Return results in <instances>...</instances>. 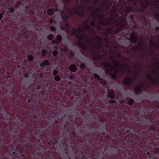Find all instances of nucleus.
Segmentation results:
<instances>
[{
    "instance_id": "f257e3e1",
    "label": "nucleus",
    "mask_w": 159,
    "mask_h": 159,
    "mask_svg": "<svg viewBox=\"0 0 159 159\" xmlns=\"http://www.w3.org/2000/svg\"><path fill=\"white\" fill-rule=\"evenodd\" d=\"M37 140L39 144V147L42 148V153H41L42 156L43 157L41 159H44L43 156L44 155V154L45 153V151L47 150L48 152L50 150L53 149V146L55 144V143H56L57 142V140L56 139L54 138L52 143L48 142V144L45 146H43V144L41 143H40V139H37Z\"/></svg>"
},
{
    "instance_id": "f03ea898",
    "label": "nucleus",
    "mask_w": 159,
    "mask_h": 159,
    "mask_svg": "<svg viewBox=\"0 0 159 159\" xmlns=\"http://www.w3.org/2000/svg\"><path fill=\"white\" fill-rule=\"evenodd\" d=\"M27 142H31V140L29 138V135H27L25 136V139L21 140V146L23 147L24 149L25 147H33V145L30 143L29 144L26 143H25Z\"/></svg>"
},
{
    "instance_id": "7ed1b4c3",
    "label": "nucleus",
    "mask_w": 159,
    "mask_h": 159,
    "mask_svg": "<svg viewBox=\"0 0 159 159\" xmlns=\"http://www.w3.org/2000/svg\"><path fill=\"white\" fill-rule=\"evenodd\" d=\"M130 39L129 38L128 39L130 40V42L134 44L137 43L138 40V37L137 35L134 33H132L130 35Z\"/></svg>"
},
{
    "instance_id": "20e7f679",
    "label": "nucleus",
    "mask_w": 159,
    "mask_h": 159,
    "mask_svg": "<svg viewBox=\"0 0 159 159\" xmlns=\"http://www.w3.org/2000/svg\"><path fill=\"white\" fill-rule=\"evenodd\" d=\"M102 65L103 66H105V67L104 68L105 73L107 74L111 75V74L112 73V70L109 69L108 68V67L111 66V64L109 63L108 62H106L103 63L102 64Z\"/></svg>"
},
{
    "instance_id": "39448f33",
    "label": "nucleus",
    "mask_w": 159,
    "mask_h": 159,
    "mask_svg": "<svg viewBox=\"0 0 159 159\" xmlns=\"http://www.w3.org/2000/svg\"><path fill=\"white\" fill-rule=\"evenodd\" d=\"M131 83V77L128 76L127 77L125 80L123 81V84L127 86L130 85Z\"/></svg>"
},
{
    "instance_id": "423d86ee",
    "label": "nucleus",
    "mask_w": 159,
    "mask_h": 159,
    "mask_svg": "<svg viewBox=\"0 0 159 159\" xmlns=\"http://www.w3.org/2000/svg\"><path fill=\"white\" fill-rule=\"evenodd\" d=\"M114 65L115 68V74H118L119 73V70L118 68V67L119 66V62L117 61H114Z\"/></svg>"
},
{
    "instance_id": "0eeeda50",
    "label": "nucleus",
    "mask_w": 159,
    "mask_h": 159,
    "mask_svg": "<svg viewBox=\"0 0 159 159\" xmlns=\"http://www.w3.org/2000/svg\"><path fill=\"white\" fill-rule=\"evenodd\" d=\"M74 14L79 15L80 16L82 17H84L85 15L84 12L81 11L80 10H75Z\"/></svg>"
},
{
    "instance_id": "6e6552de",
    "label": "nucleus",
    "mask_w": 159,
    "mask_h": 159,
    "mask_svg": "<svg viewBox=\"0 0 159 159\" xmlns=\"http://www.w3.org/2000/svg\"><path fill=\"white\" fill-rule=\"evenodd\" d=\"M77 46L81 48L84 50H87L88 49V48L86 46L85 44H81L80 42H78L77 43Z\"/></svg>"
},
{
    "instance_id": "1a4fd4ad",
    "label": "nucleus",
    "mask_w": 159,
    "mask_h": 159,
    "mask_svg": "<svg viewBox=\"0 0 159 159\" xmlns=\"http://www.w3.org/2000/svg\"><path fill=\"white\" fill-rule=\"evenodd\" d=\"M69 70L72 72H75L77 70V68L74 64L71 65L68 68Z\"/></svg>"
},
{
    "instance_id": "9d476101",
    "label": "nucleus",
    "mask_w": 159,
    "mask_h": 159,
    "mask_svg": "<svg viewBox=\"0 0 159 159\" xmlns=\"http://www.w3.org/2000/svg\"><path fill=\"white\" fill-rule=\"evenodd\" d=\"M96 39L97 42H99L100 43H99L98 47L100 48H102L101 43H102V40L101 37L98 36L96 37Z\"/></svg>"
},
{
    "instance_id": "9b49d317",
    "label": "nucleus",
    "mask_w": 159,
    "mask_h": 159,
    "mask_svg": "<svg viewBox=\"0 0 159 159\" xmlns=\"http://www.w3.org/2000/svg\"><path fill=\"white\" fill-rule=\"evenodd\" d=\"M147 78L148 79H149L151 81H152L154 85H157L158 84V83L156 80L153 78L150 75H148L147 77Z\"/></svg>"
},
{
    "instance_id": "f8f14e48",
    "label": "nucleus",
    "mask_w": 159,
    "mask_h": 159,
    "mask_svg": "<svg viewBox=\"0 0 159 159\" xmlns=\"http://www.w3.org/2000/svg\"><path fill=\"white\" fill-rule=\"evenodd\" d=\"M107 93L108 95L110 98L111 99H114L115 98V93L113 91H108Z\"/></svg>"
},
{
    "instance_id": "ddd939ff",
    "label": "nucleus",
    "mask_w": 159,
    "mask_h": 159,
    "mask_svg": "<svg viewBox=\"0 0 159 159\" xmlns=\"http://www.w3.org/2000/svg\"><path fill=\"white\" fill-rule=\"evenodd\" d=\"M142 89L140 87H138L135 89L134 90V93L136 95H139L142 92Z\"/></svg>"
},
{
    "instance_id": "4468645a",
    "label": "nucleus",
    "mask_w": 159,
    "mask_h": 159,
    "mask_svg": "<svg viewBox=\"0 0 159 159\" xmlns=\"http://www.w3.org/2000/svg\"><path fill=\"white\" fill-rule=\"evenodd\" d=\"M93 55L95 56V57L94 58V59L96 61H100L101 59V57L98 55L95 51L94 53L93 54Z\"/></svg>"
},
{
    "instance_id": "2eb2a0df",
    "label": "nucleus",
    "mask_w": 159,
    "mask_h": 159,
    "mask_svg": "<svg viewBox=\"0 0 159 159\" xmlns=\"http://www.w3.org/2000/svg\"><path fill=\"white\" fill-rule=\"evenodd\" d=\"M57 116H52L51 118L52 119H54L56 123H58V120H62V117H59L57 119L56 117Z\"/></svg>"
},
{
    "instance_id": "dca6fc26",
    "label": "nucleus",
    "mask_w": 159,
    "mask_h": 159,
    "mask_svg": "<svg viewBox=\"0 0 159 159\" xmlns=\"http://www.w3.org/2000/svg\"><path fill=\"white\" fill-rule=\"evenodd\" d=\"M113 29L111 28H109L107 29L106 31V35L107 37L108 36L109 34L111 33Z\"/></svg>"
},
{
    "instance_id": "f3484780",
    "label": "nucleus",
    "mask_w": 159,
    "mask_h": 159,
    "mask_svg": "<svg viewBox=\"0 0 159 159\" xmlns=\"http://www.w3.org/2000/svg\"><path fill=\"white\" fill-rule=\"evenodd\" d=\"M54 9L53 8H50L48 9L47 11V13L49 16H52L54 13Z\"/></svg>"
},
{
    "instance_id": "a211bd4d",
    "label": "nucleus",
    "mask_w": 159,
    "mask_h": 159,
    "mask_svg": "<svg viewBox=\"0 0 159 159\" xmlns=\"http://www.w3.org/2000/svg\"><path fill=\"white\" fill-rule=\"evenodd\" d=\"M81 31V30L80 28H79L78 29H74L73 30V34H79Z\"/></svg>"
},
{
    "instance_id": "6ab92c4d",
    "label": "nucleus",
    "mask_w": 159,
    "mask_h": 159,
    "mask_svg": "<svg viewBox=\"0 0 159 159\" xmlns=\"http://www.w3.org/2000/svg\"><path fill=\"white\" fill-rule=\"evenodd\" d=\"M65 143L63 144L62 146V148L65 150L67 151V150L68 148V146L67 143H66V142H65Z\"/></svg>"
},
{
    "instance_id": "aec40b11",
    "label": "nucleus",
    "mask_w": 159,
    "mask_h": 159,
    "mask_svg": "<svg viewBox=\"0 0 159 159\" xmlns=\"http://www.w3.org/2000/svg\"><path fill=\"white\" fill-rule=\"evenodd\" d=\"M100 81V83L103 85H106L107 84L106 82L105 79L100 78V79L99 80Z\"/></svg>"
},
{
    "instance_id": "412c9836",
    "label": "nucleus",
    "mask_w": 159,
    "mask_h": 159,
    "mask_svg": "<svg viewBox=\"0 0 159 159\" xmlns=\"http://www.w3.org/2000/svg\"><path fill=\"white\" fill-rule=\"evenodd\" d=\"M56 39L60 43L62 40V38L61 35H58L56 36Z\"/></svg>"
},
{
    "instance_id": "4be33fe9",
    "label": "nucleus",
    "mask_w": 159,
    "mask_h": 159,
    "mask_svg": "<svg viewBox=\"0 0 159 159\" xmlns=\"http://www.w3.org/2000/svg\"><path fill=\"white\" fill-rule=\"evenodd\" d=\"M111 23V21H107L105 22H102V24L104 25H109Z\"/></svg>"
},
{
    "instance_id": "5701e85b",
    "label": "nucleus",
    "mask_w": 159,
    "mask_h": 159,
    "mask_svg": "<svg viewBox=\"0 0 159 159\" xmlns=\"http://www.w3.org/2000/svg\"><path fill=\"white\" fill-rule=\"evenodd\" d=\"M151 44L152 46L157 48L159 46V44L155 43L153 42H152Z\"/></svg>"
},
{
    "instance_id": "b1692460",
    "label": "nucleus",
    "mask_w": 159,
    "mask_h": 159,
    "mask_svg": "<svg viewBox=\"0 0 159 159\" xmlns=\"http://www.w3.org/2000/svg\"><path fill=\"white\" fill-rule=\"evenodd\" d=\"M134 102V101L132 99H129L128 101V104L130 105H132Z\"/></svg>"
},
{
    "instance_id": "393cba45",
    "label": "nucleus",
    "mask_w": 159,
    "mask_h": 159,
    "mask_svg": "<svg viewBox=\"0 0 159 159\" xmlns=\"http://www.w3.org/2000/svg\"><path fill=\"white\" fill-rule=\"evenodd\" d=\"M132 10V8L130 7H127L125 10V11L126 13L130 12Z\"/></svg>"
},
{
    "instance_id": "a878e982",
    "label": "nucleus",
    "mask_w": 159,
    "mask_h": 159,
    "mask_svg": "<svg viewBox=\"0 0 159 159\" xmlns=\"http://www.w3.org/2000/svg\"><path fill=\"white\" fill-rule=\"evenodd\" d=\"M41 130L39 128L37 129L35 132V135L36 136L37 134H39L41 132Z\"/></svg>"
},
{
    "instance_id": "bb28decb",
    "label": "nucleus",
    "mask_w": 159,
    "mask_h": 159,
    "mask_svg": "<svg viewBox=\"0 0 159 159\" xmlns=\"http://www.w3.org/2000/svg\"><path fill=\"white\" fill-rule=\"evenodd\" d=\"M34 59L33 57L31 55H29L28 57V59L30 61H32Z\"/></svg>"
},
{
    "instance_id": "cd10ccee",
    "label": "nucleus",
    "mask_w": 159,
    "mask_h": 159,
    "mask_svg": "<svg viewBox=\"0 0 159 159\" xmlns=\"http://www.w3.org/2000/svg\"><path fill=\"white\" fill-rule=\"evenodd\" d=\"M84 29L85 30H91L92 31H93L94 32H95L93 30L91 29V28L90 27H89V26H85L84 27Z\"/></svg>"
},
{
    "instance_id": "c85d7f7f",
    "label": "nucleus",
    "mask_w": 159,
    "mask_h": 159,
    "mask_svg": "<svg viewBox=\"0 0 159 159\" xmlns=\"http://www.w3.org/2000/svg\"><path fill=\"white\" fill-rule=\"evenodd\" d=\"M48 134L49 137V140H52L54 136L53 134H52L50 132H48Z\"/></svg>"
},
{
    "instance_id": "c756f323",
    "label": "nucleus",
    "mask_w": 159,
    "mask_h": 159,
    "mask_svg": "<svg viewBox=\"0 0 159 159\" xmlns=\"http://www.w3.org/2000/svg\"><path fill=\"white\" fill-rule=\"evenodd\" d=\"M52 43L53 44H57L58 45L60 43V42L58 41L57 39H54L52 40Z\"/></svg>"
},
{
    "instance_id": "7c9ffc66",
    "label": "nucleus",
    "mask_w": 159,
    "mask_h": 159,
    "mask_svg": "<svg viewBox=\"0 0 159 159\" xmlns=\"http://www.w3.org/2000/svg\"><path fill=\"white\" fill-rule=\"evenodd\" d=\"M53 36L52 34H49L47 36V38L49 40H52L53 39Z\"/></svg>"
},
{
    "instance_id": "2f4dec72",
    "label": "nucleus",
    "mask_w": 159,
    "mask_h": 159,
    "mask_svg": "<svg viewBox=\"0 0 159 159\" xmlns=\"http://www.w3.org/2000/svg\"><path fill=\"white\" fill-rule=\"evenodd\" d=\"M87 36L85 34L83 35L82 36L78 38V39L79 40H82L84 39V38H86Z\"/></svg>"
},
{
    "instance_id": "473e14b6",
    "label": "nucleus",
    "mask_w": 159,
    "mask_h": 159,
    "mask_svg": "<svg viewBox=\"0 0 159 159\" xmlns=\"http://www.w3.org/2000/svg\"><path fill=\"white\" fill-rule=\"evenodd\" d=\"M45 66H48L49 65V62L47 60H45L43 62Z\"/></svg>"
},
{
    "instance_id": "72a5a7b5",
    "label": "nucleus",
    "mask_w": 159,
    "mask_h": 159,
    "mask_svg": "<svg viewBox=\"0 0 159 159\" xmlns=\"http://www.w3.org/2000/svg\"><path fill=\"white\" fill-rule=\"evenodd\" d=\"M62 18L63 20H68L69 19V17L68 16H62Z\"/></svg>"
},
{
    "instance_id": "f704fd0d",
    "label": "nucleus",
    "mask_w": 159,
    "mask_h": 159,
    "mask_svg": "<svg viewBox=\"0 0 159 159\" xmlns=\"http://www.w3.org/2000/svg\"><path fill=\"white\" fill-rule=\"evenodd\" d=\"M54 79L57 81H59L61 80V78L59 75H56L54 77Z\"/></svg>"
},
{
    "instance_id": "c9c22d12",
    "label": "nucleus",
    "mask_w": 159,
    "mask_h": 159,
    "mask_svg": "<svg viewBox=\"0 0 159 159\" xmlns=\"http://www.w3.org/2000/svg\"><path fill=\"white\" fill-rule=\"evenodd\" d=\"M93 76L95 78L97 79L98 80L100 79L101 77L99 75H98L97 74L95 73L94 74Z\"/></svg>"
},
{
    "instance_id": "e433bc0d",
    "label": "nucleus",
    "mask_w": 159,
    "mask_h": 159,
    "mask_svg": "<svg viewBox=\"0 0 159 159\" xmlns=\"http://www.w3.org/2000/svg\"><path fill=\"white\" fill-rule=\"evenodd\" d=\"M110 75L112 78L114 79H116L117 78V76L116 74L111 73Z\"/></svg>"
},
{
    "instance_id": "4c0bfd02",
    "label": "nucleus",
    "mask_w": 159,
    "mask_h": 159,
    "mask_svg": "<svg viewBox=\"0 0 159 159\" xmlns=\"http://www.w3.org/2000/svg\"><path fill=\"white\" fill-rule=\"evenodd\" d=\"M80 67L81 69H83L85 67V65L84 63H81L80 65Z\"/></svg>"
},
{
    "instance_id": "58836bf2",
    "label": "nucleus",
    "mask_w": 159,
    "mask_h": 159,
    "mask_svg": "<svg viewBox=\"0 0 159 159\" xmlns=\"http://www.w3.org/2000/svg\"><path fill=\"white\" fill-rule=\"evenodd\" d=\"M122 30V29H121V28L120 27L119 28H117L116 29H115V32L116 33H118V32H119V31H120V30Z\"/></svg>"
},
{
    "instance_id": "ea45409f",
    "label": "nucleus",
    "mask_w": 159,
    "mask_h": 159,
    "mask_svg": "<svg viewBox=\"0 0 159 159\" xmlns=\"http://www.w3.org/2000/svg\"><path fill=\"white\" fill-rule=\"evenodd\" d=\"M50 30L52 31L55 32L56 30V29L54 26H52L50 28Z\"/></svg>"
},
{
    "instance_id": "a19ab883",
    "label": "nucleus",
    "mask_w": 159,
    "mask_h": 159,
    "mask_svg": "<svg viewBox=\"0 0 159 159\" xmlns=\"http://www.w3.org/2000/svg\"><path fill=\"white\" fill-rule=\"evenodd\" d=\"M24 34L25 33L23 32V31H21L19 32L18 34L17 35L19 36L22 37Z\"/></svg>"
},
{
    "instance_id": "79ce46f5",
    "label": "nucleus",
    "mask_w": 159,
    "mask_h": 159,
    "mask_svg": "<svg viewBox=\"0 0 159 159\" xmlns=\"http://www.w3.org/2000/svg\"><path fill=\"white\" fill-rule=\"evenodd\" d=\"M151 130L153 132H154L156 130V128L155 126V124H154L151 127Z\"/></svg>"
},
{
    "instance_id": "37998d69",
    "label": "nucleus",
    "mask_w": 159,
    "mask_h": 159,
    "mask_svg": "<svg viewBox=\"0 0 159 159\" xmlns=\"http://www.w3.org/2000/svg\"><path fill=\"white\" fill-rule=\"evenodd\" d=\"M41 93L43 97H45L46 95H47V93H45V92L43 90L41 91Z\"/></svg>"
},
{
    "instance_id": "c03bdc74",
    "label": "nucleus",
    "mask_w": 159,
    "mask_h": 159,
    "mask_svg": "<svg viewBox=\"0 0 159 159\" xmlns=\"http://www.w3.org/2000/svg\"><path fill=\"white\" fill-rule=\"evenodd\" d=\"M98 17L99 18H102L103 17H105L106 16V15L105 14H103L100 15H98Z\"/></svg>"
},
{
    "instance_id": "a18cd8bd",
    "label": "nucleus",
    "mask_w": 159,
    "mask_h": 159,
    "mask_svg": "<svg viewBox=\"0 0 159 159\" xmlns=\"http://www.w3.org/2000/svg\"><path fill=\"white\" fill-rule=\"evenodd\" d=\"M58 54V52L57 51L55 50L52 52V54L54 56H56Z\"/></svg>"
},
{
    "instance_id": "49530a36",
    "label": "nucleus",
    "mask_w": 159,
    "mask_h": 159,
    "mask_svg": "<svg viewBox=\"0 0 159 159\" xmlns=\"http://www.w3.org/2000/svg\"><path fill=\"white\" fill-rule=\"evenodd\" d=\"M10 12L11 13H13L15 11V9L13 8H9Z\"/></svg>"
},
{
    "instance_id": "de8ad7c7",
    "label": "nucleus",
    "mask_w": 159,
    "mask_h": 159,
    "mask_svg": "<svg viewBox=\"0 0 159 159\" xmlns=\"http://www.w3.org/2000/svg\"><path fill=\"white\" fill-rule=\"evenodd\" d=\"M61 50L62 51L64 52H67L68 50V48L66 46L64 48L61 49Z\"/></svg>"
},
{
    "instance_id": "09e8293b",
    "label": "nucleus",
    "mask_w": 159,
    "mask_h": 159,
    "mask_svg": "<svg viewBox=\"0 0 159 159\" xmlns=\"http://www.w3.org/2000/svg\"><path fill=\"white\" fill-rule=\"evenodd\" d=\"M47 52L46 50H43L42 52V54L43 55V56H45L46 55Z\"/></svg>"
},
{
    "instance_id": "8fccbe9b",
    "label": "nucleus",
    "mask_w": 159,
    "mask_h": 159,
    "mask_svg": "<svg viewBox=\"0 0 159 159\" xmlns=\"http://www.w3.org/2000/svg\"><path fill=\"white\" fill-rule=\"evenodd\" d=\"M85 7L86 9H87L89 11H91L93 10V8L90 7Z\"/></svg>"
},
{
    "instance_id": "3c124183",
    "label": "nucleus",
    "mask_w": 159,
    "mask_h": 159,
    "mask_svg": "<svg viewBox=\"0 0 159 159\" xmlns=\"http://www.w3.org/2000/svg\"><path fill=\"white\" fill-rule=\"evenodd\" d=\"M52 159V155H51L50 154H48V158L46 157L45 158V159Z\"/></svg>"
},
{
    "instance_id": "603ef678",
    "label": "nucleus",
    "mask_w": 159,
    "mask_h": 159,
    "mask_svg": "<svg viewBox=\"0 0 159 159\" xmlns=\"http://www.w3.org/2000/svg\"><path fill=\"white\" fill-rule=\"evenodd\" d=\"M156 103H157V105L155 106V108L156 109H159V103L157 101H156Z\"/></svg>"
},
{
    "instance_id": "864d4df0",
    "label": "nucleus",
    "mask_w": 159,
    "mask_h": 159,
    "mask_svg": "<svg viewBox=\"0 0 159 159\" xmlns=\"http://www.w3.org/2000/svg\"><path fill=\"white\" fill-rule=\"evenodd\" d=\"M116 100H110L109 101V103L110 104H111L113 103H116Z\"/></svg>"
},
{
    "instance_id": "5fc2aeb1",
    "label": "nucleus",
    "mask_w": 159,
    "mask_h": 159,
    "mask_svg": "<svg viewBox=\"0 0 159 159\" xmlns=\"http://www.w3.org/2000/svg\"><path fill=\"white\" fill-rule=\"evenodd\" d=\"M129 142H131V143H133L134 142V140L132 139H129L127 141V143H129Z\"/></svg>"
},
{
    "instance_id": "6e6d98bb",
    "label": "nucleus",
    "mask_w": 159,
    "mask_h": 159,
    "mask_svg": "<svg viewBox=\"0 0 159 159\" xmlns=\"http://www.w3.org/2000/svg\"><path fill=\"white\" fill-rule=\"evenodd\" d=\"M58 73V72L56 70H54V71H53V75H56Z\"/></svg>"
},
{
    "instance_id": "4d7b16f0",
    "label": "nucleus",
    "mask_w": 159,
    "mask_h": 159,
    "mask_svg": "<svg viewBox=\"0 0 159 159\" xmlns=\"http://www.w3.org/2000/svg\"><path fill=\"white\" fill-rule=\"evenodd\" d=\"M125 66L126 67L129 69L128 72L129 73H130L131 72V71L130 70V68L127 65H126Z\"/></svg>"
},
{
    "instance_id": "13d9d810",
    "label": "nucleus",
    "mask_w": 159,
    "mask_h": 159,
    "mask_svg": "<svg viewBox=\"0 0 159 159\" xmlns=\"http://www.w3.org/2000/svg\"><path fill=\"white\" fill-rule=\"evenodd\" d=\"M29 74L26 73L25 74L24 76L25 78H27L29 76Z\"/></svg>"
},
{
    "instance_id": "bf43d9fd",
    "label": "nucleus",
    "mask_w": 159,
    "mask_h": 159,
    "mask_svg": "<svg viewBox=\"0 0 159 159\" xmlns=\"http://www.w3.org/2000/svg\"><path fill=\"white\" fill-rule=\"evenodd\" d=\"M72 129V128L71 126H70V127L69 128H68V129H67V131H68L70 132H70L71 131Z\"/></svg>"
},
{
    "instance_id": "052dcab7",
    "label": "nucleus",
    "mask_w": 159,
    "mask_h": 159,
    "mask_svg": "<svg viewBox=\"0 0 159 159\" xmlns=\"http://www.w3.org/2000/svg\"><path fill=\"white\" fill-rule=\"evenodd\" d=\"M91 25L93 26H94L95 25V22L94 21H92L91 23Z\"/></svg>"
},
{
    "instance_id": "680f3d73",
    "label": "nucleus",
    "mask_w": 159,
    "mask_h": 159,
    "mask_svg": "<svg viewBox=\"0 0 159 159\" xmlns=\"http://www.w3.org/2000/svg\"><path fill=\"white\" fill-rule=\"evenodd\" d=\"M49 22L50 24H52L53 22V20L52 18H51L49 19Z\"/></svg>"
},
{
    "instance_id": "e2e57ef3",
    "label": "nucleus",
    "mask_w": 159,
    "mask_h": 159,
    "mask_svg": "<svg viewBox=\"0 0 159 159\" xmlns=\"http://www.w3.org/2000/svg\"><path fill=\"white\" fill-rule=\"evenodd\" d=\"M21 3L19 2H16V6L18 7V6H19L21 5Z\"/></svg>"
},
{
    "instance_id": "0e129e2a",
    "label": "nucleus",
    "mask_w": 159,
    "mask_h": 159,
    "mask_svg": "<svg viewBox=\"0 0 159 159\" xmlns=\"http://www.w3.org/2000/svg\"><path fill=\"white\" fill-rule=\"evenodd\" d=\"M98 11V10H93V14H96L97 13Z\"/></svg>"
},
{
    "instance_id": "69168bd1",
    "label": "nucleus",
    "mask_w": 159,
    "mask_h": 159,
    "mask_svg": "<svg viewBox=\"0 0 159 159\" xmlns=\"http://www.w3.org/2000/svg\"><path fill=\"white\" fill-rule=\"evenodd\" d=\"M159 71L157 70H153L152 71V73L154 74H157L159 73Z\"/></svg>"
},
{
    "instance_id": "338daca9",
    "label": "nucleus",
    "mask_w": 159,
    "mask_h": 159,
    "mask_svg": "<svg viewBox=\"0 0 159 159\" xmlns=\"http://www.w3.org/2000/svg\"><path fill=\"white\" fill-rule=\"evenodd\" d=\"M140 44H141V45H143V42L142 40L139 43H138V44L139 45H140Z\"/></svg>"
},
{
    "instance_id": "774afa93",
    "label": "nucleus",
    "mask_w": 159,
    "mask_h": 159,
    "mask_svg": "<svg viewBox=\"0 0 159 159\" xmlns=\"http://www.w3.org/2000/svg\"><path fill=\"white\" fill-rule=\"evenodd\" d=\"M155 30L158 32L159 31V27H157L155 28Z\"/></svg>"
}]
</instances>
